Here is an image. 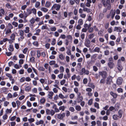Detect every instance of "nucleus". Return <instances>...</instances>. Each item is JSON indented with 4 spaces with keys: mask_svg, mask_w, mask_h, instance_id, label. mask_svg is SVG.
I'll list each match as a JSON object with an SVG mask.
<instances>
[{
    "mask_svg": "<svg viewBox=\"0 0 126 126\" xmlns=\"http://www.w3.org/2000/svg\"><path fill=\"white\" fill-rule=\"evenodd\" d=\"M101 1L104 6H107V8L108 9H110V0H101Z\"/></svg>",
    "mask_w": 126,
    "mask_h": 126,
    "instance_id": "f257e3e1",
    "label": "nucleus"
},
{
    "mask_svg": "<svg viewBox=\"0 0 126 126\" xmlns=\"http://www.w3.org/2000/svg\"><path fill=\"white\" fill-rule=\"evenodd\" d=\"M46 114L47 115H51V116H53L55 113V111L52 109L50 110L47 109L46 110Z\"/></svg>",
    "mask_w": 126,
    "mask_h": 126,
    "instance_id": "f03ea898",
    "label": "nucleus"
},
{
    "mask_svg": "<svg viewBox=\"0 0 126 126\" xmlns=\"http://www.w3.org/2000/svg\"><path fill=\"white\" fill-rule=\"evenodd\" d=\"M61 7L60 5L55 3L53 5L51 9L52 10L55 9L56 11H58L60 9Z\"/></svg>",
    "mask_w": 126,
    "mask_h": 126,
    "instance_id": "7ed1b4c3",
    "label": "nucleus"
},
{
    "mask_svg": "<svg viewBox=\"0 0 126 126\" xmlns=\"http://www.w3.org/2000/svg\"><path fill=\"white\" fill-rule=\"evenodd\" d=\"M99 74L103 78H105L107 76V73L106 72L104 71L99 72Z\"/></svg>",
    "mask_w": 126,
    "mask_h": 126,
    "instance_id": "20e7f679",
    "label": "nucleus"
},
{
    "mask_svg": "<svg viewBox=\"0 0 126 126\" xmlns=\"http://www.w3.org/2000/svg\"><path fill=\"white\" fill-rule=\"evenodd\" d=\"M123 80V79L121 77L118 78L117 80V84L118 85H121L122 82Z\"/></svg>",
    "mask_w": 126,
    "mask_h": 126,
    "instance_id": "39448f33",
    "label": "nucleus"
},
{
    "mask_svg": "<svg viewBox=\"0 0 126 126\" xmlns=\"http://www.w3.org/2000/svg\"><path fill=\"white\" fill-rule=\"evenodd\" d=\"M65 116V114L64 113L63 114H58L57 115V118L60 120L62 119Z\"/></svg>",
    "mask_w": 126,
    "mask_h": 126,
    "instance_id": "423d86ee",
    "label": "nucleus"
},
{
    "mask_svg": "<svg viewBox=\"0 0 126 126\" xmlns=\"http://www.w3.org/2000/svg\"><path fill=\"white\" fill-rule=\"evenodd\" d=\"M112 81V78L110 76L107 78V81L106 82L107 84L108 85L110 84Z\"/></svg>",
    "mask_w": 126,
    "mask_h": 126,
    "instance_id": "0eeeda50",
    "label": "nucleus"
},
{
    "mask_svg": "<svg viewBox=\"0 0 126 126\" xmlns=\"http://www.w3.org/2000/svg\"><path fill=\"white\" fill-rule=\"evenodd\" d=\"M115 14V10H111L110 13V15L111 16V17L112 19L114 18V16Z\"/></svg>",
    "mask_w": 126,
    "mask_h": 126,
    "instance_id": "6e6552de",
    "label": "nucleus"
},
{
    "mask_svg": "<svg viewBox=\"0 0 126 126\" xmlns=\"http://www.w3.org/2000/svg\"><path fill=\"white\" fill-rule=\"evenodd\" d=\"M54 94V93L52 91H49L48 92V94L47 95V96L50 99L52 98V96Z\"/></svg>",
    "mask_w": 126,
    "mask_h": 126,
    "instance_id": "1a4fd4ad",
    "label": "nucleus"
},
{
    "mask_svg": "<svg viewBox=\"0 0 126 126\" xmlns=\"http://www.w3.org/2000/svg\"><path fill=\"white\" fill-rule=\"evenodd\" d=\"M122 29L120 27H114V31L119 32H121L122 31Z\"/></svg>",
    "mask_w": 126,
    "mask_h": 126,
    "instance_id": "9d476101",
    "label": "nucleus"
},
{
    "mask_svg": "<svg viewBox=\"0 0 126 126\" xmlns=\"http://www.w3.org/2000/svg\"><path fill=\"white\" fill-rule=\"evenodd\" d=\"M74 92L77 94L78 96H79L81 95V94L79 92L78 89L77 87H75L74 88Z\"/></svg>",
    "mask_w": 126,
    "mask_h": 126,
    "instance_id": "9b49d317",
    "label": "nucleus"
},
{
    "mask_svg": "<svg viewBox=\"0 0 126 126\" xmlns=\"http://www.w3.org/2000/svg\"><path fill=\"white\" fill-rule=\"evenodd\" d=\"M108 65L109 67L111 69L114 66V64L112 62H109L108 63Z\"/></svg>",
    "mask_w": 126,
    "mask_h": 126,
    "instance_id": "f8f14e48",
    "label": "nucleus"
},
{
    "mask_svg": "<svg viewBox=\"0 0 126 126\" xmlns=\"http://www.w3.org/2000/svg\"><path fill=\"white\" fill-rule=\"evenodd\" d=\"M25 87V91L29 92L31 90V86H26Z\"/></svg>",
    "mask_w": 126,
    "mask_h": 126,
    "instance_id": "ddd939ff",
    "label": "nucleus"
},
{
    "mask_svg": "<svg viewBox=\"0 0 126 126\" xmlns=\"http://www.w3.org/2000/svg\"><path fill=\"white\" fill-rule=\"evenodd\" d=\"M68 95H65V96H64L62 94H59V97L62 99H63L64 98L66 99L68 97Z\"/></svg>",
    "mask_w": 126,
    "mask_h": 126,
    "instance_id": "4468645a",
    "label": "nucleus"
},
{
    "mask_svg": "<svg viewBox=\"0 0 126 126\" xmlns=\"http://www.w3.org/2000/svg\"><path fill=\"white\" fill-rule=\"evenodd\" d=\"M92 3L91 0H87V2L85 3V6L88 7H90L91 6L90 4Z\"/></svg>",
    "mask_w": 126,
    "mask_h": 126,
    "instance_id": "2eb2a0df",
    "label": "nucleus"
},
{
    "mask_svg": "<svg viewBox=\"0 0 126 126\" xmlns=\"http://www.w3.org/2000/svg\"><path fill=\"white\" fill-rule=\"evenodd\" d=\"M100 48L98 47H96L93 50V52H97L99 53L100 52L101 53V52L100 51Z\"/></svg>",
    "mask_w": 126,
    "mask_h": 126,
    "instance_id": "dca6fc26",
    "label": "nucleus"
},
{
    "mask_svg": "<svg viewBox=\"0 0 126 126\" xmlns=\"http://www.w3.org/2000/svg\"><path fill=\"white\" fill-rule=\"evenodd\" d=\"M40 10L41 11L45 13H46L47 12L48 10V9H47V8L43 7H42L41 8Z\"/></svg>",
    "mask_w": 126,
    "mask_h": 126,
    "instance_id": "f3484780",
    "label": "nucleus"
},
{
    "mask_svg": "<svg viewBox=\"0 0 126 126\" xmlns=\"http://www.w3.org/2000/svg\"><path fill=\"white\" fill-rule=\"evenodd\" d=\"M110 95L114 98H116L117 97L118 95L115 93H114L112 92H111L110 93Z\"/></svg>",
    "mask_w": 126,
    "mask_h": 126,
    "instance_id": "a211bd4d",
    "label": "nucleus"
},
{
    "mask_svg": "<svg viewBox=\"0 0 126 126\" xmlns=\"http://www.w3.org/2000/svg\"><path fill=\"white\" fill-rule=\"evenodd\" d=\"M88 86L90 87H91L93 89H94L95 87L94 85L92 83H89L88 84Z\"/></svg>",
    "mask_w": 126,
    "mask_h": 126,
    "instance_id": "6ab92c4d",
    "label": "nucleus"
},
{
    "mask_svg": "<svg viewBox=\"0 0 126 126\" xmlns=\"http://www.w3.org/2000/svg\"><path fill=\"white\" fill-rule=\"evenodd\" d=\"M44 121L43 120H40L39 121H37L35 122V124L38 125L40 124H42L44 123Z\"/></svg>",
    "mask_w": 126,
    "mask_h": 126,
    "instance_id": "aec40b11",
    "label": "nucleus"
},
{
    "mask_svg": "<svg viewBox=\"0 0 126 126\" xmlns=\"http://www.w3.org/2000/svg\"><path fill=\"white\" fill-rule=\"evenodd\" d=\"M51 4V2L49 1H47L45 4V6L47 8H49Z\"/></svg>",
    "mask_w": 126,
    "mask_h": 126,
    "instance_id": "412c9836",
    "label": "nucleus"
},
{
    "mask_svg": "<svg viewBox=\"0 0 126 126\" xmlns=\"http://www.w3.org/2000/svg\"><path fill=\"white\" fill-rule=\"evenodd\" d=\"M122 114H123L122 111L121 110H120L118 112V117L120 118H121L122 117Z\"/></svg>",
    "mask_w": 126,
    "mask_h": 126,
    "instance_id": "4be33fe9",
    "label": "nucleus"
},
{
    "mask_svg": "<svg viewBox=\"0 0 126 126\" xmlns=\"http://www.w3.org/2000/svg\"><path fill=\"white\" fill-rule=\"evenodd\" d=\"M118 69L119 71H121L123 68V67L121 64L117 65Z\"/></svg>",
    "mask_w": 126,
    "mask_h": 126,
    "instance_id": "5701e85b",
    "label": "nucleus"
},
{
    "mask_svg": "<svg viewBox=\"0 0 126 126\" xmlns=\"http://www.w3.org/2000/svg\"><path fill=\"white\" fill-rule=\"evenodd\" d=\"M83 10L84 12H86L87 13L91 12V10L85 7L83 8Z\"/></svg>",
    "mask_w": 126,
    "mask_h": 126,
    "instance_id": "b1692460",
    "label": "nucleus"
},
{
    "mask_svg": "<svg viewBox=\"0 0 126 126\" xmlns=\"http://www.w3.org/2000/svg\"><path fill=\"white\" fill-rule=\"evenodd\" d=\"M5 13L3 9L0 10V16H2L3 15H4Z\"/></svg>",
    "mask_w": 126,
    "mask_h": 126,
    "instance_id": "393cba45",
    "label": "nucleus"
},
{
    "mask_svg": "<svg viewBox=\"0 0 126 126\" xmlns=\"http://www.w3.org/2000/svg\"><path fill=\"white\" fill-rule=\"evenodd\" d=\"M83 21L82 19H80L78 20V24L81 25L83 24Z\"/></svg>",
    "mask_w": 126,
    "mask_h": 126,
    "instance_id": "a878e982",
    "label": "nucleus"
},
{
    "mask_svg": "<svg viewBox=\"0 0 126 126\" xmlns=\"http://www.w3.org/2000/svg\"><path fill=\"white\" fill-rule=\"evenodd\" d=\"M24 18L25 21V22H27V20H26V18L27 17V16H29L27 13L25 12L24 11Z\"/></svg>",
    "mask_w": 126,
    "mask_h": 126,
    "instance_id": "bb28decb",
    "label": "nucleus"
},
{
    "mask_svg": "<svg viewBox=\"0 0 126 126\" xmlns=\"http://www.w3.org/2000/svg\"><path fill=\"white\" fill-rule=\"evenodd\" d=\"M15 35L14 33L12 34L10 36V38L11 40L13 41H14L15 40Z\"/></svg>",
    "mask_w": 126,
    "mask_h": 126,
    "instance_id": "cd10ccee",
    "label": "nucleus"
},
{
    "mask_svg": "<svg viewBox=\"0 0 126 126\" xmlns=\"http://www.w3.org/2000/svg\"><path fill=\"white\" fill-rule=\"evenodd\" d=\"M40 2L39 1H36L35 3V6L36 8H38V7L40 5Z\"/></svg>",
    "mask_w": 126,
    "mask_h": 126,
    "instance_id": "c85d7f7f",
    "label": "nucleus"
},
{
    "mask_svg": "<svg viewBox=\"0 0 126 126\" xmlns=\"http://www.w3.org/2000/svg\"><path fill=\"white\" fill-rule=\"evenodd\" d=\"M75 109L77 111H79L81 110V108L80 106L77 105L76 106Z\"/></svg>",
    "mask_w": 126,
    "mask_h": 126,
    "instance_id": "c756f323",
    "label": "nucleus"
},
{
    "mask_svg": "<svg viewBox=\"0 0 126 126\" xmlns=\"http://www.w3.org/2000/svg\"><path fill=\"white\" fill-rule=\"evenodd\" d=\"M94 107L97 109H99V104L97 102H95L94 103Z\"/></svg>",
    "mask_w": 126,
    "mask_h": 126,
    "instance_id": "7c9ffc66",
    "label": "nucleus"
},
{
    "mask_svg": "<svg viewBox=\"0 0 126 126\" xmlns=\"http://www.w3.org/2000/svg\"><path fill=\"white\" fill-rule=\"evenodd\" d=\"M94 36V33H91L89 34L88 35V38L90 39H91Z\"/></svg>",
    "mask_w": 126,
    "mask_h": 126,
    "instance_id": "2f4dec72",
    "label": "nucleus"
},
{
    "mask_svg": "<svg viewBox=\"0 0 126 126\" xmlns=\"http://www.w3.org/2000/svg\"><path fill=\"white\" fill-rule=\"evenodd\" d=\"M9 50L10 51H13L14 50L13 46L12 45H10L9 48Z\"/></svg>",
    "mask_w": 126,
    "mask_h": 126,
    "instance_id": "473e14b6",
    "label": "nucleus"
},
{
    "mask_svg": "<svg viewBox=\"0 0 126 126\" xmlns=\"http://www.w3.org/2000/svg\"><path fill=\"white\" fill-rule=\"evenodd\" d=\"M30 21L31 24H33L35 23V19L34 18H32L30 20Z\"/></svg>",
    "mask_w": 126,
    "mask_h": 126,
    "instance_id": "72a5a7b5",
    "label": "nucleus"
},
{
    "mask_svg": "<svg viewBox=\"0 0 126 126\" xmlns=\"http://www.w3.org/2000/svg\"><path fill=\"white\" fill-rule=\"evenodd\" d=\"M29 28L28 27H26L25 28V32L26 33H29L30 31Z\"/></svg>",
    "mask_w": 126,
    "mask_h": 126,
    "instance_id": "f704fd0d",
    "label": "nucleus"
},
{
    "mask_svg": "<svg viewBox=\"0 0 126 126\" xmlns=\"http://www.w3.org/2000/svg\"><path fill=\"white\" fill-rule=\"evenodd\" d=\"M93 99L92 98L90 99L88 102V105L90 106L93 103Z\"/></svg>",
    "mask_w": 126,
    "mask_h": 126,
    "instance_id": "c9c22d12",
    "label": "nucleus"
},
{
    "mask_svg": "<svg viewBox=\"0 0 126 126\" xmlns=\"http://www.w3.org/2000/svg\"><path fill=\"white\" fill-rule=\"evenodd\" d=\"M59 58L62 60L64 59V56L63 54H61L59 55Z\"/></svg>",
    "mask_w": 126,
    "mask_h": 126,
    "instance_id": "e433bc0d",
    "label": "nucleus"
},
{
    "mask_svg": "<svg viewBox=\"0 0 126 126\" xmlns=\"http://www.w3.org/2000/svg\"><path fill=\"white\" fill-rule=\"evenodd\" d=\"M56 43V40L55 39L53 38L51 43V44L53 46Z\"/></svg>",
    "mask_w": 126,
    "mask_h": 126,
    "instance_id": "4c0bfd02",
    "label": "nucleus"
},
{
    "mask_svg": "<svg viewBox=\"0 0 126 126\" xmlns=\"http://www.w3.org/2000/svg\"><path fill=\"white\" fill-rule=\"evenodd\" d=\"M86 70L84 68H82L81 71V75H83L85 73V72Z\"/></svg>",
    "mask_w": 126,
    "mask_h": 126,
    "instance_id": "58836bf2",
    "label": "nucleus"
},
{
    "mask_svg": "<svg viewBox=\"0 0 126 126\" xmlns=\"http://www.w3.org/2000/svg\"><path fill=\"white\" fill-rule=\"evenodd\" d=\"M32 44L34 45L36 47H38L39 45L38 43L36 41H34L33 43Z\"/></svg>",
    "mask_w": 126,
    "mask_h": 126,
    "instance_id": "ea45409f",
    "label": "nucleus"
},
{
    "mask_svg": "<svg viewBox=\"0 0 126 126\" xmlns=\"http://www.w3.org/2000/svg\"><path fill=\"white\" fill-rule=\"evenodd\" d=\"M13 89L14 91H17L18 90L19 88L17 86L15 85L13 86Z\"/></svg>",
    "mask_w": 126,
    "mask_h": 126,
    "instance_id": "a19ab883",
    "label": "nucleus"
},
{
    "mask_svg": "<svg viewBox=\"0 0 126 126\" xmlns=\"http://www.w3.org/2000/svg\"><path fill=\"white\" fill-rule=\"evenodd\" d=\"M41 30L40 29H38L36 31V33H35L34 34V35H39V33L40 32Z\"/></svg>",
    "mask_w": 126,
    "mask_h": 126,
    "instance_id": "79ce46f5",
    "label": "nucleus"
},
{
    "mask_svg": "<svg viewBox=\"0 0 126 126\" xmlns=\"http://www.w3.org/2000/svg\"><path fill=\"white\" fill-rule=\"evenodd\" d=\"M65 107L64 106H62L59 107V109L60 110H62V111H63L64 110Z\"/></svg>",
    "mask_w": 126,
    "mask_h": 126,
    "instance_id": "37998d69",
    "label": "nucleus"
},
{
    "mask_svg": "<svg viewBox=\"0 0 126 126\" xmlns=\"http://www.w3.org/2000/svg\"><path fill=\"white\" fill-rule=\"evenodd\" d=\"M11 32H12L11 30L8 29L6 30L5 32V34L6 35H7L9 33H11Z\"/></svg>",
    "mask_w": 126,
    "mask_h": 126,
    "instance_id": "c03bdc74",
    "label": "nucleus"
},
{
    "mask_svg": "<svg viewBox=\"0 0 126 126\" xmlns=\"http://www.w3.org/2000/svg\"><path fill=\"white\" fill-rule=\"evenodd\" d=\"M69 110L72 112H74L75 111L74 108L73 107H70L69 108Z\"/></svg>",
    "mask_w": 126,
    "mask_h": 126,
    "instance_id": "a18cd8bd",
    "label": "nucleus"
},
{
    "mask_svg": "<svg viewBox=\"0 0 126 126\" xmlns=\"http://www.w3.org/2000/svg\"><path fill=\"white\" fill-rule=\"evenodd\" d=\"M50 30L52 31H56V29L55 27H53L50 28Z\"/></svg>",
    "mask_w": 126,
    "mask_h": 126,
    "instance_id": "49530a36",
    "label": "nucleus"
},
{
    "mask_svg": "<svg viewBox=\"0 0 126 126\" xmlns=\"http://www.w3.org/2000/svg\"><path fill=\"white\" fill-rule=\"evenodd\" d=\"M66 38H67V40H72V36L70 35L67 36H66Z\"/></svg>",
    "mask_w": 126,
    "mask_h": 126,
    "instance_id": "de8ad7c7",
    "label": "nucleus"
},
{
    "mask_svg": "<svg viewBox=\"0 0 126 126\" xmlns=\"http://www.w3.org/2000/svg\"><path fill=\"white\" fill-rule=\"evenodd\" d=\"M60 72L63 73L64 71V67L63 66H61L60 67Z\"/></svg>",
    "mask_w": 126,
    "mask_h": 126,
    "instance_id": "09e8293b",
    "label": "nucleus"
},
{
    "mask_svg": "<svg viewBox=\"0 0 126 126\" xmlns=\"http://www.w3.org/2000/svg\"><path fill=\"white\" fill-rule=\"evenodd\" d=\"M38 69L39 70H41L42 71H44L45 70L44 68L43 67L41 66L38 67Z\"/></svg>",
    "mask_w": 126,
    "mask_h": 126,
    "instance_id": "8fccbe9b",
    "label": "nucleus"
},
{
    "mask_svg": "<svg viewBox=\"0 0 126 126\" xmlns=\"http://www.w3.org/2000/svg\"><path fill=\"white\" fill-rule=\"evenodd\" d=\"M32 12L35 15L36 14V9L33 8L31 10Z\"/></svg>",
    "mask_w": 126,
    "mask_h": 126,
    "instance_id": "3c124183",
    "label": "nucleus"
},
{
    "mask_svg": "<svg viewBox=\"0 0 126 126\" xmlns=\"http://www.w3.org/2000/svg\"><path fill=\"white\" fill-rule=\"evenodd\" d=\"M37 56L38 58H39L41 55V54L40 51L39 50L37 51Z\"/></svg>",
    "mask_w": 126,
    "mask_h": 126,
    "instance_id": "603ef678",
    "label": "nucleus"
},
{
    "mask_svg": "<svg viewBox=\"0 0 126 126\" xmlns=\"http://www.w3.org/2000/svg\"><path fill=\"white\" fill-rule=\"evenodd\" d=\"M25 80L26 81L29 82L30 81L31 79L30 77H27L25 78Z\"/></svg>",
    "mask_w": 126,
    "mask_h": 126,
    "instance_id": "864d4df0",
    "label": "nucleus"
},
{
    "mask_svg": "<svg viewBox=\"0 0 126 126\" xmlns=\"http://www.w3.org/2000/svg\"><path fill=\"white\" fill-rule=\"evenodd\" d=\"M45 101V98H42L40 100V102L41 104H43Z\"/></svg>",
    "mask_w": 126,
    "mask_h": 126,
    "instance_id": "5fc2aeb1",
    "label": "nucleus"
},
{
    "mask_svg": "<svg viewBox=\"0 0 126 126\" xmlns=\"http://www.w3.org/2000/svg\"><path fill=\"white\" fill-rule=\"evenodd\" d=\"M27 13L28 15H29L31 14L32 13V10L31 9H28L27 10Z\"/></svg>",
    "mask_w": 126,
    "mask_h": 126,
    "instance_id": "6e6d98bb",
    "label": "nucleus"
},
{
    "mask_svg": "<svg viewBox=\"0 0 126 126\" xmlns=\"http://www.w3.org/2000/svg\"><path fill=\"white\" fill-rule=\"evenodd\" d=\"M25 80V78L24 77H22L20 78V81L21 82H24Z\"/></svg>",
    "mask_w": 126,
    "mask_h": 126,
    "instance_id": "4d7b16f0",
    "label": "nucleus"
},
{
    "mask_svg": "<svg viewBox=\"0 0 126 126\" xmlns=\"http://www.w3.org/2000/svg\"><path fill=\"white\" fill-rule=\"evenodd\" d=\"M109 44L112 46H113L115 45V43L113 41H111L109 42Z\"/></svg>",
    "mask_w": 126,
    "mask_h": 126,
    "instance_id": "13d9d810",
    "label": "nucleus"
},
{
    "mask_svg": "<svg viewBox=\"0 0 126 126\" xmlns=\"http://www.w3.org/2000/svg\"><path fill=\"white\" fill-rule=\"evenodd\" d=\"M63 73H62L58 75V77H59V79H61L63 78Z\"/></svg>",
    "mask_w": 126,
    "mask_h": 126,
    "instance_id": "bf43d9fd",
    "label": "nucleus"
},
{
    "mask_svg": "<svg viewBox=\"0 0 126 126\" xmlns=\"http://www.w3.org/2000/svg\"><path fill=\"white\" fill-rule=\"evenodd\" d=\"M28 120L30 123H31L34 121V119L33 118H31L30 119H29Z\"/></svg>",
    "mask_w": 126,
    "mask_h": 126,
    "instance_id": "052dcab7",
    "label": "nucleus"
},
{
    "mask_svg": "<svg viewBox=\"0 0 126 126\" xmlns=\"http://www.w3.org/2000/svg\"><path fill=\"white\" fill-rule=\"evenodd\" d=\"M9 102L6 101H5L4 103V105L5 107H7L9 104Z\"/></svg>",
    "mask_w": 126,
    "mask_h": 126,
    "instance_id": "680f3d73",
    "label": "nucleus"
},
{
    "mask_svg": "<svg viewBox=\"0 0 126 126\" xmlns=\"http://www.w3.org/2000/svg\"><path fill=\"white\" fill-rule=\"evenodd\" d=\"M114 59L115 60H117L119 56L118 55H116L113 56Z\"/></svg>",
    "mask_w": 126,
    "mask_h": 126,
    "instance_id": "e2e57ef3",
    "label": "nucleus"
},
{
    "mask_svg": "<svg viewBox=\"0 0 126 126\" xmlns=\"http://www.w3.org/2000/svg\"><path fill=\"white\" fill-rule=\"evenodd\" d=\"M19 74H23L24 73V70L23 69H21L19 71Z\"/></svg>",
    "mask_w": 126,
    "mask_h": 126,
    "instance_id": "0e129e2a",
    "label": "nucleus"
},
{
    "mask_svg": "<svg viewBox=\"0 0 126 126\" xmlns=\"http://www.w3.org/2000/svg\"><path fill=\"white\" fill-rule=\"evenodd\" d=\"M65 80L63 79L60 81V84L61 85H63L65 82Z\"/></svg>",
    "mask_w": 126,
    "mask_h": 126,
    "instance_id": "69168bd1",
    "label": "nucleus"
},
{
    "mask_svg": "<svg viewBox=\"0 0 126 126\" xmlns=\"http://www.w3.org/2000/svg\"><path fill=\"white\" fill-rule=\"evenodd\" d=\"M28 50V48H25L23 50V53L25 54H26Z\"/></svg>",
    "mask_w": 126,
    "mask_h": 126,
    "instance_id": "338daca9",
    "label": "nucleus"
},
{
    "mask_svg": "<svg viewBox=\"0 0 126 126\" xmlns=\"http://www.w3.org/2000/svg\"><path fill=\"white\" fill-rule=\"evenodd\" d=\"M90 110L92 112H93L95 113L96 111V109L92 108H91L90 109Z\"/></svg>",
    "mask_w": 126,
    "mask_h": 126,
    "instance_id": "774afa93",
    "label": "nucleus"
}]
</instances>
